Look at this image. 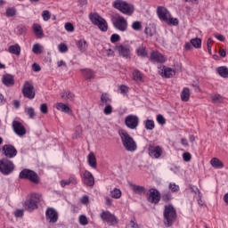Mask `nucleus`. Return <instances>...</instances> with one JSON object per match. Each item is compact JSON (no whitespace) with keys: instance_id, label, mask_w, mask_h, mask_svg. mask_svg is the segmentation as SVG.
Wrapping results in <instances>:
<instances>
[{"instance_id":"338daca9","label":"nucleus","mask_w":228,"mask_h":228,"mask_svg":"<svg viewBox=\"0 0 228 228\" xmlns=\"http://www.w3.org/2000/svg\"><path fill=\"white\" fill-rule=\"evenodd\" d=\"M120 94H127L129 92V87L127 86H119Z\"/></svg>"},{"instance_id":"e433bc0d","label":"nucleus","mask_w":228,"mask_h":228,"mask_svg":"<svg viewBox=\"0 0 228 228\" xmlns=\"http://www.w3.org/2000/svg\"><path fill=\"white\" fill-rule=\"evenodd\" d=\"M144 127L148 131H152L156 127V125L154 124V120L152 119H147L144 121Z\"/></svg>"},{"instance_id":"0eeeda50","label":"nucleus","mask_w":228,"mask_h":228,"mask_svg":"<svg viewBox=\"0 0 228 228\" xmlns=\"http://www.w3.org/2000/svg\"><path fill=\"white\" fill-rule=\"evenodd\" d=\"M112 24L115 29H118V31H121L122 33L127 31V20L124 18V16H118L116 18L112 19Z\"/></svg>"},{"instance_id":"09e8293b","label":"nucleus","mask_w":228,"mask_h":228,"mask_svg":"<svg viewBox=\"0 0 228 228\" xmlns=\"http://www.w3.org/2000/svg\"><path fill=\"white\" fill-rule=\"evenodd\" d=\"M222 101H224V98H222V95H220V94H216V95L212 96V102L215 104H220V102H222Z\"/></svg>"},{"instance_id":"4d7b16f0","label":"nucleus","mask_w":228,"mask_h":228,"mask_svg":"<svg viewBox=\"0 0 228 228\" xmlns=\"http://www.w3.org/2000/svg\"><path fill=\"white\" fill-rule=\"evenodd\" d=\"M40 111H41V113H43V115H47V113L49 112V109H47V104L46 103L41 104Z\"/></svg>"},{"instance_id":"3c124183","label":"nucleus","mask_w":228,"mask_h":228,"mask_svg":"<svg viewBox=\"0 0 228 228\" xmlns=\"http://www.w3.org/2000/svg\"><path fill=\"white\" fill-rule=\"evenodd\" d=\"M157 122L158 124H160V126H165V124H167V119H165V117H163V115L159 114L157 115Z\"/></svg>"},{"instance_id":"c85d7f7f","label":"nucleus","mask_w":228,"mask_h":228,"mask_svg":"<svg viewBox=\"0 0 228 228\" xmlns=\"http://www.w3.org/2000/svg\"><path fill=\"white\" fill-rule=\"evenodd\" d=\"M210 165L214 168H224V162H222V160H220V159H218V158H213L210 160Z\"/></svg>"},{"instance_id":"6e6552de","label":"nucleus","mask_w":228,"mask_h":228,"mask_svg":"<svg viewBox=\"0 0 228 228\" xmlns=\"http://www.w3.org/2000/svg\"><path fill=\"white\" fill-rule=\"evenodd\" d=\"M102 222H106L109 225H117L118 224V219L115 215L111 214L110 211H102L100 215Z\"/></svg>"},{"instance_id":"72a5a7b5","label":"nucleus","mask_w":228,"mask_h":228,"mask_svg":"<svg viewBox=\"0 0 228 228\" xmlns=\"http://www.w3.org/2000/svg\"><path fill=\"white\" fill-rule=\"evenodd\" d=\"M217 72L221 77H228V68L225 66H221L217 68Z\"/></svg>"},{"instance_id":"9d476101","label":"nucleus","mask_w":228,"mask_h":228,"mask_svg":"<svg viewBox=\"0 0 228 228\" xmlns=\"http://www.w3.org/2000/svg\"><path fill=\"white\" fill-rule=\"evenodd\" d=\"M140 124V118L136 115H128L125 118V125L128 129H136Z\"/></svg>"},{"instance_id":"f03ea898","label":"nucleus","mask_w":228,"mask_h":228,"mask_svg":"<svg viewBox=\"0 0 228 228\" xmlns=\"http://www.w3.org/2000/svg\"><path fill=\"white\" fill-rule=\"evenodd\" d=\"M118 134L126 151L128 152H134L137 149L136 142H134V139L127 133V131L121 129L118 131Z\"/></svg>"},{"instance_id":"e2e57ef3","label":"nucleus","mask_w":228,"mask_h":228,"mask_svg":"<svg viewBox=\"0 0 228 228\" xmlns=\"http://www.w3.org/2000/svg\"><path fill=\"white\" fill-rule=\"evenodd\" d=\"M144 33L147 35V37H154V31H152V28H151V27H146L144 29Z\"/></svg>"},{"instance_id":"bb28decb","label":"nucleus","mask_w":228,"mask_h":228,"mask_svg":"<svg viewBox=\"0 0 228 228\" xmlns=\"http://www.w3.org/2000/svg\"><path fill=\"white\" fill-rule=\"evenodd\" d=\"M8 51L11 53V54L20 56V45H19V44L9 46Z\"/></svg>"},{"instance_id":"b1692460","label":"nucleus","mask_w":228,"mask_h":228,"mask_svg":"<svg viewBox=\"0 0 228 228\" xmlns=\"http://www.w3.org/2000/svg\"><path fill=\"white\" fill-rule=\"evenodd\" d=\"M33 31L37 38H42V37H44V30L42 29V26H40L39 24H33Z\"/></svg>"},{"instance_id":"a19ab883","label":"nucleus","mask_w":228,"mask_h":228,"mask_svg":"<svg viewBox=\"0 0 228 228\" xmlns=\"http://www.w3.org/2000/svg\"><path fill=\"white\" fill-rule=\"evenodd\" d=\"M163 74L164 77L170 78L173 76H175V70L172 69L171 68H165Z\"/></svg>"},{"instance_id":"4468645a","label":"nucleus","mask_w":228,"mask_h":228,"mask_svg":"<svg viewBox=\"0 0 228 228\" xmlns=\"http://www.w3.org/2000/svg\"><path fill=\"white\" fill-rule=\"evenodd\" d=\"M148 152L149 156L151 158H155V159H158L161 158V154H163V149L160 146H154L152 144H150L148 147Z\"/></svg>"},{"instance_id":"f3484780","label":"nucleus","mask_w":228,"mask_h":228,"mask_svg":"<svg viewBox=\"0 0 228 228\" xmlns=\"http://www.w3.org/2000/svg\"><path fill=\"white\" fill-rule=\"evenodd\" d=\"M12 129L18 136H24L26 134V127L19 121H12Z\"/></svg>"},{"instance_id":"a18cd8bd","label":"nucleus","mask_w":228,"mask_h":228,"mask_svg":"<svg viewBox=\"0 0 228 228\" xmlns=\"http://www.w3.org/2000/svg\"><path fill=\"white\" fill-rule=\"evenodd\" d=\"M132 29H134V31H141L142 30V21H134L132 23Z\"/></svg>"},{"instance_id":"aec40b11","label":"nucleus","mask_w":228,"mask_h":228,"mask_svg":"<svg viewBox=\"0 0 228 228\" xmlns=\"http://www.w3.org/2000/svg\"><path fill=\"white\" fill-rule=\"evenodd\" d=\"M2 83L5 86H13V85H15V79L13 78V76H12L11 74H6L3 76Z\"/></svg>"},{"instance_id":"bf43d9fd","label":"nucleus","mask_w":228,"mask_h":228,"mask_svg":"<svg viewBox=\"0 0 228 228\" xmlns=\"http://www.w3.org/2000/svg\"><path fill=\"white\" fill-rule=\"evenodd\" d=\"M169 190H171V191L175 193L179 191V185H177L175 183H169Z\"/></svg>"},{"instance_id":"7c9ffc66","label":"nucleus","mask_w":228,"mask_h":228,"mask_svg":"<svg viewBox=\"0 0 228 228\" xmlns=\"http://www.w3.org/2000/svg\"><path fill=\"white\" fill-rule=\"evenodd\" d=\"M56 109L59 110V111H62L63 113H70V111H72L67 104L61 102L57 103Z\"/></svg>"},{"instance_id":"cd10ccee","label":"nucleus","mask_w":228,"mask_h":228,"mask_svg":"<svg viewBox=\"0 0 228 228\" xmlns=\"http://www.w3.org/2000/svg\"><path fill=\"white\" fill-rule=\"evenodd\" d=\"M69 184H77V179L75 176H71L68 180L61 181V186H62V188L69 186Z\"/></svg>"},{"instance_id":"4be33fe9","label":"nucleus","mask_w":228,"mask_h":228,"mask_svg":"<svg viewBox=\"0 0 228 228\" xmlns=\"http://www.w3.org/2000/svg\"><path fill=\"white\" fill-rule=\"evenodd\" d=\"M87 162L91 168H97V159L95 158V154L93 152L89 153L87 156Z\"/></svg>"},{"instance_id":"f704fd0d","label":"nucleus","mask_w":228,"mask_h":228,"mask_svg":"<svg viewBox=\"0 0 228 228\" xmlns=\"http://www.w3.org/2000/svg\"><path fill=\"white\" fill-rule=\"evenodd\" d=\"M191 44L195 49H200V47H202V40L199 37L191 39Z\"/></svg>"},{"instance_id":"423d86ee","label":"nucleus","mask_w":228,"mask_h":228,"mask_svg":"<svg viewBox=\"0 0 228 228\" xmlns=\"http://www.w3.org/2000/svg\"><path fill=\"white\" fill-rule=\"evenodd\" d=\"M38 195L32 194L29 199L26 200L23 203V208L28 213H32L35 209H38Z\"/></svg>"},{"instance_id":"2eb2a0df","label":"nucleus","mask_w":228,"mask_h":228,"mask_svg":"<svg viewBox=\"0 0 228 228\" xmlns=\"http://www.w3.org/2000/svg\"><path fill=\"white\" fill-rule=\"evenodd\" d=\"M157 15L162 22H168L170 12H168V10L163 6H159L157 8Z\"/></svg>"},{"instance_id":"c9c22d12","label":"nucleus","mask_w":228,"mask_h":228,"mask_svg":"<svg viewBox=\"0 0 228 228\" xmlns=\"http://www.w3.org/2000/svg\"><path fill=\"white\" fill-rule=\"evenodd\" d=\"M160 199H162L164 202H170V200H172V192H170V191H165L162 196H160Z\"/></svg>"},{"instance_id":"6ab92c4d","label":"nucleus","mask_w":228,"mask_h":228,"mask_svg":"<svg viewBox=\"0 0 228 228\" xmlns=\"http://www.w3.org/2000/svg\"><path fill=\"white\" fill-rule=\"evenodd\" d=\"M166 61L165 56L159 52H153L151 53L150 61L152 63H165Z\"/></svg>"},{"instance_id":"39448f33","label":"nucleus","mask_w":228,"mask_h":228,"mask_svg":"<svg viewBox=\"0 0 228 228\" xmlns=\"http://www.w3.org/2000/svg\"><path fill=\"white\" fill-rule=\"evenodd\" d=\"M15 170V164L8 159H0V172L4 175H10Z\"/></svg>"},{"instance_id":"a211bd4d","label":"nucleus","mask_w":228,"mask_h":228,"mask_svg":"<svg viewBox=\"0 0 228 228\" xmlns=\"http://www.w3.org/2000/svg\"><path fill=\"white\" fill-rule=\"evenodd\" d=\"M116 51H118L119 56H122V58H126V59L129 58L131 54V49L127 45H117Z\"/></svg>"},{"instance_id":"393cba45","label":"nucleus","mask_w":228,"mask_h":228,"mask_svg":"<svg viewBox=\"0 0 228 228\" xmlns=\"http://www.w3.org/2000/svg\"><path fill=\"white\" fill-rule=\"evenodd\" d=\"M77 47L81 53H86V49H88V43L85 39H80L77 42Z\"/></svg>"},{"instance_id":"603ef678","label":"nucleus","mask_w":228,"mask_h":228,"mask_svg":"<svg viewBox=\"0 0 228 228\" xmlns=\"http://www.w3.org/2000/svg\"><path fill=\"white\" fill-rule=\"evenodd\" d=\"M79 224L80 225H88V218L86 216L82 215L79 216Z\"/></svg>"},{"instance_id":"de8ad7c7","label":"nucleus","mask_w":228,"mask_h":228,"mask_svg":"<svg viewBox=\"0 0 228 228\" xmlns=\"http://www.w3.org/2000/svg\"><path fill=\"white\" fill-rule=\"evenodd\" d=\"M137 55L141 56V58L147 57V50H145V48H143V47H139L137 49Z\"/></svg>"},{"instance_id":"680f3d73","label":"nucleus","mask_w":228,"mask_h":228,"mask_svg":"<svg viewBox=\"0 0 228 228\" xmlns=\"http://www.w3.org/2000/svg\"><path fill=\"white\" fill-rule=\"evenodd\" d=\"M65 29L66 31H69L70 33H72V31H74V25L70 22H67L65 23Z\"/></svg>"},{"instance_id":"a878e982","label":"nucleus","mask_w":228,"mask_h":228,"mask_svg":"<svg viewBox=\"0 0 228 228\" xmlns=\"http://www.w3.org/2000/svg\"><path fill=\"white\" fill-rule=\"evenodd\" d=\"M130 186L134 193L138 195H142V193H146L147 190L143 186L136 185L134 183H130Z\"/></svg>"},{"instance_id":"ea45409f","label":"nucleus","mask_w":228,"mask_h":228,"mask_svg":"<svg viewBox=\"0 0 228 228\" xmlns=\"http://www.w3.org/2000/svg\"><path fill=\"white\" fill-rule=\"evenodd\" d=\"M83 134V127L81 126H77L75 128V133L72 135L73 140H77Z\"/></svg>"},{"instance_id":"c756f323","label":"nucleus","mask_w":228,"mask_h":228,"mask_svg":"<svg viewBox=\"0 0 228 228\" xmlns=\"http://www.w3.org/2000/svg\"><path fill=\"white\" fill-rule=\"evenodd\" d=\"M181 99L183 102L190 101V88L184 87L181 93Z\"/></svg>"},{"instance_id":"49530a36","label":"nucleus","mask_w":228,"mask_h":228,"mask_svg":"<svg viewBox=\"0 0 228 228\" xmlns=\"http://www.w3.org/2000/svg\"><path fill=\"white\" fill-rule=\"evenodd\" d=\"M18 35H24L28 31V28L25 25H19L17 28Z\"/></svg>"},{"instance_id":"69168bd1","label":"nucleus","mask_w":228,"mask_h":228,"mask_svg":"<svg viewBox=\"0 0 228 228\" xmlns=\"http://www.w3.org/2000/svg\"><path fill=\"white\" fill-rule=\"evenodd\" d=\"M183 161H191V154L190 152H185L183 154Z\"/></svg>"},{"instance_id":"052dcab7","label":"nucleus","mask_w":228,"mask_h":228,"mask_svg":"<svg viewBox=\"0 0 228 228\" xmlns=\"http://www.w3.org/2000/svg\"><path fill=\"white\" fill-rule=\"evenodd\" d=\"M42 17H43L44 20L47 21V20H49V19H51V13L47 10L44 11L42 13Z\"/></svg>"},{"instance_id":"5fc2aeb1","label":"nucleus","mask_w":228,"mask_h":228,"mask_svg":"<svg viewBox=\"0 0 228 228\" xmlns=\"http://www.w3.org/2000/svg\"><path fill=\"white\" fill-rule=\"evenodd\" d=\"M111 44H116V42H120V36L118 34H112L110 37Z\"/></svg>"},{"instance_id":"9b49d317","label":"nucleus","mask_w":228,"mask_h":228,"mask_svg":"<svg viewBox=\"0 0 228 228\" xmlns=\"http://www.w3.org/2000/svg\"><path fill=\"white\" fill-rule=\"evenodd\" d=\"M2 152L8 159H12L17 156V149L12 144H4Z\"/></svg>"},{"instance_id":"2f4dec72","label":"nucleus","mask_w":228,"mask_h":228,"mask_svg":"<svg viewBox=\"0 0 228 228\" xmlns=\"http://www.w3.org/2000/svg\"><path fill=\"white\" fill-rule=\"evenodd\" d=\"M75 97L76 95L74 94V93L70 91H66L61 94V99H63L64 101H74Z\"/></svg>"},{"instance_id":"412c9836","label":"nucleus","mask_w":228,"mask_h":228,"mask_svg":"<svg viewBox=\"0 0 228 228\" xmlns=\"http://www.w3.org/2000/svg\"><path fill=\"white\" fill-rule=\"evenodd\" d=\"M102 19L103 18L97 12H91L89 14V20H91L92 24L94 26H97V24L100 23Z\"/></svg>"},{"instance_id":"7ed1b4c3","label":"nucleus","mask_w":228,"mask_h":228,"mask_svg":"<svg viewBox=\"0 0 228 228\" xmlns=\"http://www.w3.org/2000/svg\"><path fill=\"white\" fill-rule=\"evenodd\" d=\"M112 6L128 17H131V15L134 13V5L128 4L124 0H115Z\"/></svg>"},{"instance_id":"774afa93","label":"nucleus","mask_w":228,"mask_h":228,"mask_svg":"<svg viewBox=\"0 0 228 228\" xmlns=\"http://www.w3.org/2000/svg\"><path fill=\"white\" fill-rule=\"evenodd\" d=\"M130 227L131 228H140V225H138V223H135L134 220L130 221Z\"/></svg>"},{"instance_id":"8fccbe9b","label":"nucleus","mask_w":228,"mask_h":228,"mask_svg":"<svg viewBox=\"0 0 228 228\" xmlns=\"http://www.w3.org/2000/svg\"><path fill=\"white\" fill-rule=\"evenodd\" d=\"M16 14H17V10H15V8L6 9V17H15Z\"/></svg>"},{"instance_id":"5701e85b","label":"nucleus","mask_w":228,"mask_h":228,"mask_svg":"<svg viewBox=\"0 0 228 228\" xmlns=\"http://www.w3.org/2000/svg\"><path fill=\"white\" fill-rule=\"evenodd\" d=\"M81 72L84 77H86V79H87L88 81H92V79L95 77V73H94V70L90 69H81Z\"/></svg>"},{"instance_id":"6e6d98bb","label":"nucleus","mask_w":228,"mask_h":228,"mask_svg":"<svg viewBox=\"0 0 228 228\" xmlns=\"http://www.w3.org/2000/svg\"><path fill=\"white\" fill-rule=\"evenodd\" d=\"M60 53H67L69 51V47L67 45L61 43L58 45Z\"/></svg>"},{"instance_id":"20e7f679","label":"nucleus","mask_w":228,"mask_h":228,"mask_svg":"<svg viewBox=\"0 0 228 228\" xmlns=\"http://www.w3.org/2000/svg\"><path fill=\"white\" fill-rule=\"evenodd\" d=\"M19 178L27 179L28 181L34 183V184H38V183H40V176H38V174L28 168H25L20 172Z\"/></svg>"},{"instance_id":"1a4fd4ad","label":"nucleus","mask_w":228,"mask_h":228,"mask_svg":"<svg viewBox=\"0 0 228 228\" xmlns=\"http://www.w3.org/2000/svg\"><path fill=\"white\" fill-rule=\"evenodd\" d=\"M147 200L151 204H159V200H161V193L158 189L151 188L149 190Z\"/></svg>"},{"instance_id":"f257e3e1","label":"nucleus","mask_w":228,"mask_h":228,"mask_svg":"<svg viewBox=\"0 0 228 228\" xmlns=\"http://www.w3.org/2000/svg\"><path fill=\"white\" fill-rule=\"evenodd\" d=\"M163 216L164 225L167 227H172V225L175 224V220H177V211L175 208H174V205L169 204L164 207Z\"/></svg>"},{"instance_id":"473e14b6","label":"nucleus","mask_w":228,"mask_h":228,"mask_svg":"<svg viewBox=\"0 0 228 228\" xmlns=\"http://www.w3.org/2000/svg\"><path fill=\"white\" fill-rule=\"evenodd\" d=\"M100 31L106 33L108 31V21L103 18L97 25H96Z\"/></svg>"},{"instance_id":"13d9d810","label":"nucleus","mask_w":228,"mask_h":228,"mask_svg":"<svg viewBox=\"0 0 228 228\" xmlns=\"http://www.w3.org/2000/svg\"><path fill=\"white\" fill-rule=\"evenodd\" d=\"M105 115H111L113 113V107L111 105H107L103 110Z\"/></svg>"},{"instance_id":"4c0bfd02","label":"nucleus","mask_w":228,"mask_h":228,"mask_svg":"<svg viewBox=\"0 0 228 228\" xmlns=\"http://www.w3.org/2000/svg\"><path fill=\"white\" fill-rule=\"evenodd\" d=\"M110 197H112V199H120V197H122V191L118 188H114L110 191Z\"/></svg>"},{"instance_id":"f8f14e48","label":"nucleus","mask_w":228,"mask_h":228,"mask_svg":"<svg viewBox=\"0 0 228 228\" xmlns=\"http://www.w3.org/2000/svg\"><path fill=\"white\" fill-rule=\"evenodd\" d=\"M22 94L23 96L26 97V99H33L36 95L35 94V87L31 83L26 81L25 84L23 85L22 88Z\"/></svg>"},{"instance_id":"dca6fc26","label":"nucleus","mask_w":228,"mask_h":228,"mask_svg":"<svg viewBox=\"0 0 228 228\" xmlns=\"http://www.w3.org/2000/svg\"><path fill=\"white\" fill-rule=\"evenodd\" d=\"M82 181L86 186H94L95 184V178L90 171H85L82 175Z\"/></svg>"},{"instance_id":"37998d69","label":"nucleus","mask_w":228,"mask_h":228,"mask_svg":"<svg viewBox=\"0 0 228 228\" xmlns=\"http://www.w3.org/2000/svg\"><path fill=\"white\" fill-rule=\"evenodd\" d=\"M133 79L134 81L140 83V81H142V72H140V70L135 69L133 72Z\"/></svg>"},{"instance_id":"58836bf2","label":"nucleus","mask_w":228,"mask_h":228,"mask_svg":"<svg viewBox=\"0 0 228 228\" xmlns=\"http://www.w3.org/2000/svg\"><path fill=\"white\" fill-rule=\"evenodd\" d=\"M32 52L34 54H42V53H44V46L40 44H35L32 47Z\"/></svg>"},{"instance_id":"0e129e2a","label":"nucleus","mask_w":228,"mask_h":228,"mask_svg":"<svg viewBox=\"0 0 228 228\" xmlns=\"http://www.w3.org/2000/svg\"><path fill=\"white\" fill-rule=\"evenodd\" d=\"M14 216L16 218H20L21 216H24V209H16L14 212Z\"/></svg>"},{"instance_id":"ddd939ff","label":"nucleus","mask_w":228,"mask_h":228,"mask_svg":"<svg viewBox=\"0 0 228 228\" xmlns=\"http://www.w3.org/2000/svg\"><path fill=\"white\" fill-rule=\"evenodd\" d=\"M45 218L49 224H56L58 222V211L53 208H48L45 211Z\"/></svg>"},{"instance_id":"c03bdc74","label":"nucleus","mask_w":228,"mask_h":228,"mask_svg":"<svg viewBox=\"0 0 228 228\" xmlns=\"http://www.w3.org/2000/svg\"><path fill=\"white\" fill-rule=\"evenodd\" d=\"M101 102L102 104H108V102H111V99L107 93H104L101 96Z\"/></svg>"},{"instance_id":"79ce46f5","label":"nucleus","mask_w":228,"mask_h":228,"mask_svg":"<svg viewBox=\"0 0 228 228\" xmlns=\"http://www.w3.org/2000/svg\"><path fill=\"white\" fill-rule=\"evenodd\" d=\"M25 113L29 117V118H35L37 117V113L35 112V109L33 107L25 108Z\"/></svg>"},{"instance_id":"864d4df0","label":"nucleus","mask_w":228,"mask_h":228,"mask_svg":"<svg viewBox=\"0 0 228 228\" xmlns=\"http://www.w3.org/2000/svg\"><path fill=\"white\" fill-rule=\"evenodd\" d=\"M166 24H172L173 26H178L179 25V20L176 18H168V21H166Z\"/></svg>"}]
</instances>
